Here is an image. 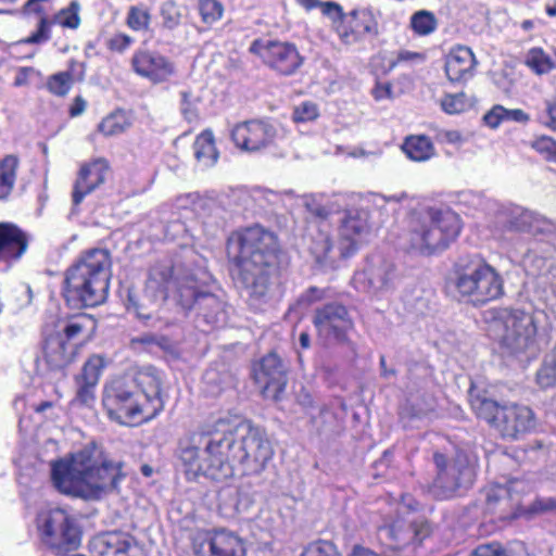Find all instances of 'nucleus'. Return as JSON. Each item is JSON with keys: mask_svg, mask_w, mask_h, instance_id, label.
<instances>
[{"mask_svg": "<svg viewBox=\"0 0 556 556\" xmlns=\"http://www.w3.org/2000/svg\"><path fill=\"white\" fill-rule=\"evenodd\" d=\"M531 148L548 162H554L556 159V140L551 136L536 137L531 142Z\"/></svg>", "mask_w": 556, "mask_h": 556, "instance_id": "obj_48", "label": "nucleus"}, {"mask_svg": "<svg viewBox=\"0 0 556 556\" xmlns=\"http://www.w3.org/2000/svg\"><path fill=\"white\" fill-rule=\"evenodd\" d=\"M381 530L386 531L395 548L410 544L409 522L401 517H396L390 523L383 526Z\"/></svg>", "mask_w": 556, "mask_h": 556, "instance_id": "obj_42", "label": "nucleus"}, {"mask_svg": "<svg viewBox=\"0 0 556 556\" xmlns=\"http://www.w3.org/2000/svg\"><path fill=\"white\" fill-rule=\"evenodd\" d=\"M301 556H342L336 544L328 540H316L304 547Z\"/></svg>", "mask_w": 556, "mask_h": 556, "instance_id": "obj_45", "label": "nucleus"}, {"mask_svg": "<svg viewBox=\"0 0 556 556\" xmlns=\"http://www.w3.org/2000/svg\"><path fill=\"white\" fill-rule=\"evenodd\" d=\"M504 114L505 108L496 104L483 116L484 123L491 128H497L505 121Z\"/></svg>", "mask_w": 556, "mask_h": 556, "instance_id": "obj_61", "label": "nucleus"}, {"mask_svg": "<svg viewBox=\"0 0 556 556\" xmlns=\"http://www.w3.org/2000/svg\"><path fill=\"white\" fill-rule=\"evenodd\" d=\"M401 150L408 160L418 163L431 160L437 153L433 141L427 135L406 136Z\"/></svg>", "mask_w": 556, "mask_h": 556, "instance_id": "obj_34", "label": "nucleus"}, {"mask_svg": "<svg viewBox=\"0 0 556 556\" xmlns=\"http://www.w3.org/2000/svg\"><path fill=\"white\" fill-rule=\"evenodd\" d=\"M228 445V465L231 478L237 467L245 476L260 475L274 456V448L266 430L251 420L233 425L224 418Z\"/></svg>", "mask_w": 556, "mask_h": 556, "instance_id": "obj_8", "label": "nucleus"}, {"mask_svg": "<svg viewBox=\"0 0 556 556\" xmlns=\"http://www.w3.org/2000/svg\"><path fill=\"white\" fill-rule=\"evenodd\" d=\"M540 123L552 131H556V100H546L544 113L540 116Z\"/></svg>", "mask_w": 556, "mask_h": 556, "instance_id": "obj_58", "label": "nucleus"}, {"mask_svg": "<svg viewBox=\"0 0 556 556\" xmlns=\"http://www.w3.org/2000/svg\"><path fill=\"white\" fill-rule=\"evenodd\" d=\"M249 52L257 56L264 66L281 77L295 75L305 60L294 42L280 39L256 38L251 42Z\"/></svg>", "mask_w": 556, "mask_h": 556, "instance_id": "obj_15", "label": "nucleus"}, {"mask_svg": "<svg viewBox=\"0 0 556 556\" xmlns=\"http://www.w3.org/2000/svg\"><path fill=\"white\" fill-rule=\"evenodd\" d=\"M496 327L502 331L501 345L513 354L533 348L538 336L534 312L517 307H501L494 311Z\"/></svg>", "mask_w": 556, "mask_h": 556, "instance_id": "obj_11", "label": "nucleus"}, {"mask_svg": "<svg viewBox=\"0 0 556 556\" xmlns=\"http://www.w3.org/2000/svg\"><path fill=\"white\" fill-rule=\"evenodd\" d=\"M470 556H509L500 542L478 545Z\"/></svg>", "mask_w": 556, "mask_h": 556, "instance_id": "obj_56", "label": "nucleus"}, {"mask_svg": "<svg viewBox=\"0 0 556 556\" xmlns=\"http://www.w3.org/2000/svg\"><path fill=\"white\" fill-rule=\"evenodd\" d=\"M197 556H247L243 539L225 528L204 530L193 542Z\"/></svg>", "mask_w": 556, "mask_h": 556, "instance_id": "obj_19", "label": "nucleus"}, {"mask_svg": "<svg viewBox=\"0 0 556 556\" xmlns=\"http://www.w3.org/2000/svg\"><path fill=\"white\" fill-rule=\"evenodd\" d=\"M84 470L85 466L80 464L79 452L73 462L62 459L54 462L51 469V479L61 493L79 495L87 489Z\"/></svg>", "mask_w": 556, "mask_h": 556, "instance_id": "obj_26", "label": "nucleus"}, {"mask_svg": "<svg viewBox=\"0 0 556 556\" xmlns=\"http://www.w3.org/2000/svg\"><path fill=\"white\" fill-rule=\"evenodd\" d=\"M288 369L276 351L251 363V379L265 400L278 402L288 384Z\"/></svg>", "mask_w": 556, "mask_h": 556, "instance_id": "obj_16", "label": "nucleus"}, {"mask_svg": "<svg viewBox=\"0 0 556 556\" xmlns=\"http://www.w3.org/2000/svg\"><path fill=\"white\" fill-rule=\"evenodd\" d=\"M130 381L135 384V390L141 393V399L150 407L151 412L157 416L164 409L162 397V378L160 371L153 366L139 368Z\"/></svg>", "mask_w": 556, "mask_h": 556, "instance_id": "obj_27", "label": "nucleus"}, {"mask_svg": "<svg viewBox=\"0 0 556 556\" xmlns=\"http://www.w3.org/2000/svg\"><path fill=\"white\" fill-rule=\"evenodd\" d=\"M525 64L536 75L547 74L555 67L552 58L541 47L528 51Z\"/></svg>", "mask_w": 556, "mask_h": 556, "instance_id": "obj_43", "label": "nucleus"}, {"mask_svg": "<svg viewBox=\"0 0 556 556\" xmlns=\"http://www.w3.org/2000/svg\"><path fill=\"white\" fill-rule=\"evenodd\" d=\"M226 253L231 278L249 304L266 302L281 279L285 251L279 236L258 223L239 227L227 237Z\"/></svg>", "mask_w": 556, "mask_h": 556, "instance_id": "obj_1", "label": "nucleus"}, {"mask_svg": "<svg viewBox=\"0 0 556 556\" xmlns=\"http://www.w3.org/2000/svg\"><path fill=\"white\" fill-rule=\"evenodd\" d=\"M433 463L437 473L432 488L437 498H452L460 490L472 486L477 472L467 455L457 454L452 460H448L445 454L434 452Z\"/></svg>", "mask_w": 556, "mask_h": 556, "instance_id": "obj_12", "label": "nucleus"}, {"mask_svg": "<svg viewBox=\"0 0 556 556\" xmlns=\"http://www.w3.org/2000/svg\"><path fill=\"white\" fill-rule=\"evenodd\" d=\"M86 76V64L71 59L65 71L50 75L46 81V89L54 97L64 98L76 83H81Z\"/></svg>", "mask_w": 556, "mask_h": 556, "instance_id": "obj_31", "label": "nucleus"}, {"mask_svg": "<svg viewBox=\"0 0 556 556\" xmlns=\"http://www.w3.org/2000/svg\"><path fill=\"white\" fill-rule=\"evenodd\" d=\"M312 323L317 336L330 344L345 345L356 355V343L350 338L355 323L349 308L341 302H328L314 312Z\"/></svg>", "mask_w": 556, "mask_h": 556, "instance_id": "obj_14", "label": "nucleus"}, {"mask_svg": "<svg viewBox=\"0 0 556 556\" xmlns=\"http://www.w3.org/2000/svg\"><path fill=\"white\" fill-rule=\"evenodd\" d=\"M92 546L99 556H130L132 538L122 531H109L97 535Z\"/></svg>", "mask_w": 556, "mask_h": 556, "instance_id": "obj_33", "label": "nucleus"}, {"mask_svg": "<svg viewBox=\"0 0 556 556\" xmlns=\"http://www.w3.org/2000/svg\"><path fill=\"white\" fill-rule=\"evenodd\" d=\"M554 510H556V497H536L523 510V515L531 517Z\"/></svg>", "mask_w": 556, "mask_h": 556, "instance_id": "obj_52", "label": "nucleus"}, {"mask_svg": "<svg viewBox=\"0 0 556 556\" xmlns=\"http://www.w3.org/2000/svg\"><path fill=\"white\" fill-rule=\"evenodd\" d=\"M484 510L491 515H497L498 520H514L520 514L511 513L513 508V491L503 484H491L483 489Z\"/></svg>", "mask_w": 556, "mask_h": 556, "instance_id": "obj_30", "label": "nucleus"}, {"mask_svg": "<svg viewBox=\"0 0 556 556\" xmlns=\"http://www.w3.org/2000/svg\"><path fill=\"white\" fill-rule=\"evenodd\" d=\"M135 42V39L126 34V33H115L113 34L108 40H106V48L109 51L113 53H124L127 51L132 43Z\"/></svg>", "mask_w": 556, "mask_h": 556, "instance_id": "obj_51", "label": "nucleus"}, {"mask_svg": "<svg viewBox=\"0 0 556 556\" xmlns=\"http://www.w3.org/2000/svg\"><path fill=\"white\" fill-rule=\"evenodd\" d=\"M111 173L110 163L104 157L83 163L73 182L71 193L73 206L78 207L87 195L103 186L111 176Z\"/></svg>", "mask_w": 556, "mask_h": 556, "instance_id": "obj_21", "label": "nucleus"}, {"mask_svg": "<svg viewBox=\"0 0 556 556\" xmlns=\"http://www.w3.org/2000/svg\"><path fill=\"white\" fill-rule=\"evenodd\" d=\"M207 286L195 276L187 275L175 280L173 299L177 306L188 313L199 305Z\"/></svg>", "mask_w": 556, "mask_h": 556, "instance_id": "obj_32", "label": "nucleus"}, {"mask_svg": "<svg viewBox=\"0 0 556 556\" xmlns=\"http://www.w3.org/2000/svg\"><path fill=\"white\" fill-rule=\"evenodd\" d=\"M326 298V290L312 286L307 288L298 299V305L308 307Z\"/></svg>", "mask_w": 556, "mask_h": 556, "instance_id": "obj_55", "label": "nucleus"}, {"mask_svg": "<svg viewBox=\"0 0 556 556\" xmlns=\"http://www.w3.org/2000/svg\"><path fill=\"white\" fill-rule=\"evenodd\" d=\"M106 366V359L99 354H91L84 363L80 372L75 376L77 386L75 400L88 405L94 400V389L98 386L102 371Z\"/></svg>", "mask_w": 556, "mask_h": 556, "instance_id": "obj_28", "label": "nucleus"}, {"mask_svg": "<svg viewBox=\"0 0 556 556\" xmlns=\"http://www.w3.org/2000/svg\"><path fill=\"white\" fill-rule=\"evenodd\" d=\"M80 464L85 466L84 475L89 493L96 497L118 489L126 478L125 463L96 445L80 451Z\"/></svg>", "mask_w": 556, "mask_h": 556, "instance_id": "obj_10", "label": "nucleus"}, {"mask_svg": "<svg viewBox=\"0 0 556 556\" xmlns=\"http://www.w3.org/2000/svg\"><path fill=\"white\" fill-rule=\"evenodd\" d=\"M425 54L409 50H401L397 52L396 58L390 62L389 70H393L402 63H414L425 60Z\"/></svg>", "mask_w": 556, "mask_h": 556, "instance_id": "obj_59", "label": "nucleus"}, {"mask_svg": "<svg viewBox=\"0 0 556 556\" xmlns=\"http://www.w3.org/2000/svg\"><path fill=\"white\" fill-rule=\"evenodd\" d=\"M161 15L164 23L170 28L180 23L181 14L178 5L174 1H166L162 5Z\"/></svg>", "mask_w": 556, "mask_h": 556, "instance_id": "obj_54", "label": "nucleus"}, {"mask_svg": "<svg viewBox=\"0 0 556 556\" xmlns=\"http://www.w3.org/2000/svg\"><path fill=\"white\" fill-rule=\"evenodd\" d=\"M462 229V218L454 211L426 206L407 215L400 240L407 251L432 256L447 250Z\"/></svg>", "mask_w": 556, "mask_h": 556, "instance_id": "obj_4", "label": "nucleus"}, {"mask_svg": "<svg viewBox=\"0 0 556 556\" xmlns=\"http://www.w3.org/2000/svg\"><path fill=\"white\" fill-rule=\"evenodd\" d=\"M34 76H40V72L33 66H21L16 70L13 86H27Z\"/></svg>", "mask_w": 556, "mask_h": 556, "instance_id": "obj_60", "label": "nucleus"}, {"mask_svg": "<svg viewBox=\"0 0 556 556\" xmlns=\"http://www.w3.org/2000/svg\"><path fill=\"white\" fill-rule=\"evenodd\" d=\"M112 256L108 249L83 251L64 270L61 296L68 308H94L108 300Z\"/></svg>", "mask_w": 556, "mask_h": 556, "instance_id": "obj_3", "label": "nucleus"}, {"mask_svg": "<svg viewBox=\"0 0 556 556\" xmlns=\"http://www.w3.org/2000/svg\"><path fill=\"white\" fill-rule=\"evenodd\" d=\"M43 540L60 552H71L80 543V532L73 518L61 508L51 509L40 527Z\"/></svg>", "mask_w": 556, "mask_h": 556, "instance_id": "obj_18", "label": "nucleus"}, {"mask_svg": "<svg viewBox=\"0 0 556 556\" xmlns=\"http://www.w3.org/2000/svg\"><path fill=\"white\" fill-rule=\"evenodd\" d=\"M324 15L331 22L333 31L343 45L358 43L367 36L378 34V22L370 10L354 9L344 12L336 1L325 3Z\"/></svg>", "mask_w": 556, "mask_h": 556, "instance_id": "obj_13", "label": "nucleus"}, {"mask_svg": "<svg viewBox=\"0 0 556 556\" xmlns=\"http://www.w3.org/2000/svg\"><path fill=\"white\" fill-rule=\"evenodd\" d=\"M477 60L472 50L466 46L451 48L445 56V74L450 81H466L473 75Z\"/></svg>", "mask_w": 556, "mask_h": 556, "instance_id": "obj_29", "label": "nucleus"}, {"mask_svg": "<svg viewBox=\"0 0 556 556\" xmlns=\"http://www.w3.org/2000/svg\"><path fill=\"white\" fill-rule=\"evenodd\" d=\"M536 382L543 389L556 387V366L549 357L538 370Z\"/></svg>", "mask_w": 556, "mask_h": 556, "instance_id": "obj_49", "label": "nucleus"}, {"mask_svg": "<svg viewBox=\"0 0 556 556\" xmlns=\"http://www.w3.org/2000/svg\"><path fill=\"white\" fill-rule=\"evenodd\" d=\"M193 151L195 159L205 166L216 164L219 152L216 148L215 137L211 129H204L195 137Z\"/></svg>", "mask_w": 556, "mask_h": 556, "instance_id": "obj_35", "label": "nucleus"}, {"mask_svg": "<svg viewBox=\"0 0 556 556\" xmlns=\"http://www.w3.org/2000/svg\"><path fill=\"white\" fill-rule=\"evenodd\" d=\"M96 329V318L87 313L70 314L45 324L41 328V355L48 368L62 370L76 362Z\"/></svg>", "mask_w": 556, "mask_h": 556, "instance_id": "obj_5", "label": "nucleus"}, {"mask_svg": "<svg viewBox=\"0 0 556 556\" xmlns=\"http://www.w3.org/2000/svg\"><path fill=\"white\" fill-rule=\"evenodd\" d=\"M30 235L13 222H0V268L11 269L26 255Z\"/></svg>", "mask_w": 556, "mask_h": 556, "instance_id": "obj_23", "label": "nucleus"}, {"mask_svg": "<svg viewBox=\"0 0 556 556\" xmlns=\"http://www.w3.org/2000/svg\"><path fill=\"white\" fill-rule=\"evenodd\" d=\"M276 127L267 119L252 118L239 122L230 130V139L242 152L255 153L274 146Z\"/></svg>", "mask_w": 556, "mask_h": 556, "instance_id": "obj_17", "label": "nucleus"}, {"mask_svg": "<svg viewBox=\"0 0 556 556\" xmlns=\"http://www.w3.org/2000/svg\"><path fill=\"white\" fill-rule=\"evenodd\" d=\"M181 96V113L184 114L185 118L189 122L198 118V112L195 108H193L190 97V91H182L180 92Z\"/></svg>", "mask_w": 556, "mask_h": 556, "instance_id": "obj_63", "label": "nucleus"}, {"mask_svg": "<svg viewBox=\"0 0 556 556\" xmlns=\"http://www.w3.org/2000/svg\"><path fill=\"white\" fill-rule=\"evenodd\" d=\"M453 286L458 296L475 307L501 299L504 279L481 253L462 255L453 265Z\"/></svg>", "mask_w": 556, "mask_h": 556, "instance_id": "obj_6", "label": "nucleus"}, {"mask_svg": "<svg viewBox=\"0 0 556 556\" xmlns=\"http://www.w3.org/2000/svg\"><path fill=\"white\" fill-rule=\"evenodd\" d=\"M470 409L478 419L485 421L503 440L517 441L536 428L533 409L519 403L501 404L488 396L486 390L473 384L468 390Z\"/></svg>", "mask_w": 556, "mask_h": 556, "instance_id": "obj_7", "label": "nucleus"}, {"mask_svg": "<svg viewBox=\"0 0 556 556\" xmlns=\"http://www.w3.org/2000/svg\"><path fill=\"white\" fill-rule=\"evenodd\" d=\"M52 0H27L22 9L21 13L24 16H37L39 20L50 18L48 16V4H51Z\"/></svg>", "mask_w": 556, "mask_h": 556, "instance_id": "obj_50", "label": "nucleus"}, {"mask_svg": "<svg viewBox=\"0 0 556 556\" xmlns=\"http://www.w3.org/2000/svg\"><path fill=\"white\" fill-rule=\"evenodd\" d=\"M307 251L315 262L325 267L336 268L341 261L338 243L333 242L330 231L323 228V223H313L307 237Z\"/></svg>", "mask_w": 556, "mask_h": 556, "instance_id": "obj_25", "label": "nucleus"}, {"mask_svg": "<svg viewBox=\"0 0 556 556\" xmlns=\"http://www.w3.org/2000/svg\"><path fill=\"white\" fill-rule=\"evenodd\" d=\"M197 10L201 22L212 26L224 15V4L219 0H197Z\"/></svg>", "mask_w": 556, "mask_h": 556, "instance_id": "obj_44", "label": "nucleus"}, {"mask_svg": "<svg viewBox=\"0 0 556 556\" xmlns=\"http://www.w3.org/2000/svg\"><path fill=\"white\" fill-rule=\"evenodd\" d=\"M439 25V21L432 11L419 10L412 14L409 27L412 31L419 37H426L433 34Z\"/></svg>", "mask_w": 556, "mask_h": 556, "instance_id": "obj_40", "label": "nucleus"}, {"mask_svg": "<svg viewBox=\"0 0 556 556\" xmlns=\"http://www.w3.org/2000/svg\"><path fill=\"white\" fill-rule=\"evenodd\" d=\"M228 443L224 418L204 422L184 434L178 440L176 455L186 479L204 477L216 482L230 479Z\"/></svg>", "mask_w": 556, "mask_h": 556, "instance_id": "obj_2", "label": "nucleus"}, {"mask_svg": "<svg viewBox=\"0 0 556 556\" xmlns=\"http://www.w3.org/2000/svg\"><path fill=\"white\" fill-rule=\"evenodd\" d=\"M468 106L467 97L464 92L446 93L441 100V109L450 115L459 114Z\"/></svg>", "mask_w": 556, "mask_h": 556, "instance_id": "obj_46", "label": "nucleus"}, {"mask_svg": "<svg viewBox=\"0 0 556 556\" xmlns=\"http://www.w3.org/2000/svg\"><path fill=\"white\" fill-rule=\"evenodd\" d=\"M372 97L375 98V100L377 101H380V100H383V99H389L392 97V85L391 83H380L378 81L372 91Z\"/></svg>", "mask_w": 556, "mask_h": 556, "instance_id": "obj_64", "label": "nucleus"}, {"mask_svg": "<svg viewBox=\"0 0 556 556\" xmlns=\"http://www.w3.org/2000/svg\"><path fill=\"white\" fill-rule=\"evenodd\" d=\"M132 114L124 109H117L102 119L99 129L105 136H115L125 132L131 127Z\"/></svg>", "mask_w": 556, "mask_h": 556, "instance_id": "obj_38", "label": "nucleus"}, {"mask_svg": "<svg viewBox=\"0 0 556 556\" xmlns=\"http://www.w3.org/2000/svg\"><path fill=\"white\" fill-rule=\"evenodd\" d=\"M125 23L134 31H147L151 25V13L143 3L130 5L128 8Z\"/></svg>", "mask_w": 556, "mask_h": 556, "instance_id": "obj_41", "label": "nucleus"}, {"mask_svg": "<svg viewBox=\"0 0 556 556\" xmlns=\"http://www.w3.org/2000/svg\"><path fill=\"white\" fill-rule=\"evenodd\" d=\"M194 309H197L198 315L202 316L207 324L213 325L218 323L219 316L224 313V303L206 288L199 305H197Z\"/></svg>", "mask_w": 556, "mask_h": 556, "instance_id": "obj_39", "label": "nucleus"}, {"mask_svg": "<svg viewBox=\"0 0 556 556\" xmlns=\"http://www.w3.org/2000/svg\"><path fill=\"white\" fill-rule=\"evenodd\" d=\"M318 116V106L312 101H303L293 108L292 121L296 124L315 121Z\"/></svg>", "mask_w": 556, "mask_h": 556, "instance_id": "obj_47", "label": "nucleus"}, {"mask_svg": "<svg viewBox=\"0 0 556 556\" xmlns=\"http://www.w3.org/2000/svg\"><path fill=\"white\" fill-rule=\"evenodd\" d=\"M528 214L522 212L518 216L509 217L506 219L504 227L507 230L510 231H523L526 228L529 227V223L527 220Z\"/></svg>", "mask_w": 556, "mask_h": 556, "instance_id": "obj_62", "label": "nucleus"}, {"mask_svg": "<svg viewBox=\"0 0 556 556\" xmlns=\"http://www.w3.org/2000/svg\"><path fill=\"white\" fill-rule=\"evenodd\" d=\"M434 409L431 406L422 405L419 402H408L403 408V414L408 419L422 418Z\"/></svg>", "mask_w": 556, "mask_h": 556, "instance_id": "obj_57", "label": "nucleus"}, {"mask_svg": "<svg viewBox=\"0 0 556 556\" xmlns=\"http://www.w3.org/2000/svg\"><path fill=\"white\" fill-rule=\"evenodd\" d=\"M369 232L370 225L363 212L357 208L345 210L337 228L340 257L348 260L354 256L366 242Z\"/></svg>", "mask_w": 556, "mask_h": 556, "instance_id": "obj_20", "label": "nucleus"}, {"mask_svg": "<svg viewBox=\"0 0 556 556\" xmlns=\"http://www.w3.org/2000/svg\"><path fill=\"white\" fill-rule=\"evenodd\" d=\"M20 166V160L14 154L0 159V201H7L12 194Z\"/></svg>", "mask_w": 556, "mask_h": 556, "instance_id": "obj_36", "label": "nucleus"}, {"mask_svg": "<svg viewBox=\"0 0 556 556\" xmlns=\"http://www.w3.org/2000/svg\"><path fill=\"white\" fill-rule=\"evenodd\" d=\"M81 5L73 0L67 7L60 9L50 18L38 21L37 28L26 38L20 40L23 45H40L51 39V27L58 25L63 29L76 30L81 24Z\"/></svg>", "mask_w": 556, "mask_h": 556, "instance_id": "obj_24", "label": "nucleus"}, {"mask_svg": "<svg viewBox=\"0 0 556 556\" xmlns=\"http://www.w3.org/2000/svg\"><path fill=\"white\" fill-rule=\"evenodd\" d=\"M130 65L132 71L153 85L169 81L176 74L173 61L157 51L138 49L134 52Z\"/></svg>", "mask_w": 556, "mask_h": 556, "instance_id": "obj_22", "label": "nucleus"}, {"mask_svg": "<svg viewBox=\"0 0 556 556\" xmlns=\"http://www.w3.org/2000/svg\"><path fill=\"white\" fill-rule=\"evenodd\" d=\"M102 405L110 420L126 427H138L156 417L127 377L104 384Z\"/></svg>", "mask_w": 556, "mask_h": 556, "instance_id": "obj_9", "label": "nucleus"}, {"mask_svg": "<svg viewBox=\"0 0 556 556\" xmlns=\"http://www.w3.org/2000/svg\"><path fill=\"white\" fill-rule=\"evenodd\" d=\"M410 543L421 544L431 534V526L426 519L409 522Z\"/></svg>", "mask_w": 556, "mask_h": 556, "instance_id": "obj_53", "label": "nucleus"}, {"mask_svg": "<svg viewBox=\"0 0 556 556\" xmlns=\"http://www.w3.org/2000/svg\"><path fill=\"white\" fill-rule=\"evenodd\" d=\"M392 265L386 261L368 263L362 271L368 287L374 291L387 288L391 280Z\"/></svg>", "mask_w": 556, "mask_h": 556, "instance_id": "obj_37", "label": "nucleus"}]
</instances>
